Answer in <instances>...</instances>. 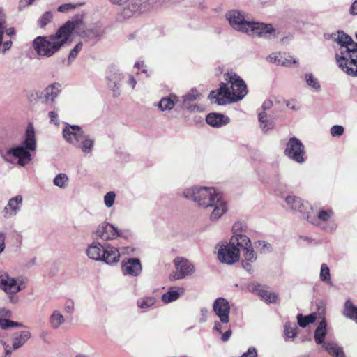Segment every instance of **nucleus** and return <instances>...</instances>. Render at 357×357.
Masks as SVG:
<instances>
[{"instance_id":"1","label":"nucleus","mask_w":357,"mask_h":357,"mask_svg":"<svg viewBox=\"0 0 357 357\" xmlns=\"http://www.w3.org/2000/svg\"><path fill=\"white\" fill-rule=\"evenodd\" d=\"M82 21L69 20L61 26L55 33L48 36H38L32 47L39 56L50 57L57 52L69 40L73 31H79Z\"/></svg>"},{"instance_id":"2","label":"nucleus","mask_w":357,"mask_h":357,"mask_svg":"<svg viewBox=\"0 0 357 357\" xmlns=\"http://www.w3.org/2000/svg\"><path fill=\"white\" fill-rule=\"evenodd\" d=\"M183 196L192 199L199 207L212 208L210 218L218 220L227 211L226 202L213 188L192 186L183 190Z\"/></svg>"},{"instance_id":"3","label":"nucleus","mask_w":357,"mask_h":357,"mask_svg":"<svg viewBox=\"0 0 357 357\" xmlns=\"http://www.w3.org/2000/svg\"><path fill=\"white\" fill-rule=\"evenodd\" d=\"M226 19L234 30L248 36L261 37L266 39L278 37L277 31L271 24L250 21L243 11L229 10L226 13Z\"/></svg>"},{"instance_id":"4","label":"nucleus","mask_w":357,"mask_h":357,"mask_svg":"<svg viewBox=\"0 0 357 357\" xmlns=\"http://www.w3.org/2000/svg\"><path fill=\"white\" fill-rule=\"evenodd\" d=\"M37 143L35 129L32 123H29L24 134V139L16 146L9 148L1 155L4 161L10 164H14L13 159L17 160V164L20 167H24L32 160L31 152L36 150Z\"/></svg>"},{"instance_id":"5","label":"nucleus","mask_w":357,"mask_h":357,"mask_svg":"<svg viewBox=\"0 0 357 357\" xmlns=\"http://www.w3.org/2000/svg\"><path fill=\"white\" fill-rule=\"evenodd\" d=\"M87 257L93 261L104 262L107 265H116L120 259L119 250L109 244L102 245L98 241H93L86 249Z\"/></svg>"},{"instance_id":"6","label":"nucleus","mask_w":357,"mask_h":357,"mask_svg":"<svg viewBox=\"0 0 357 357\" xmlns=\"http://www.w3.org/2000/svg\"><path fill=\"white\" fill-rule=\"evenodd\" d=\"M339 67L348 75L357 76V43L339 47L335 54Z\"/></svg>"},{"instance_id":"7","label":"nucleus","mask_w":357,"mask_h":357,"mask_svg":"<svg viewBox=\"0 0 357 357\" xmlns=\"http://www.w3.org/2000/svg\"><path fill=\"white\" fill-rule=\"evenodd\" d=\"M287 206L292 211L301 214L303 218L312 224L316 223V218L312 212V207L301 198L289 195L285 199Z\"/></svg>"},{"instance_id":"8","label":"nucleus","mask_w":357,"mask_h":357,"mask_svg":"<svg viewBox=\"0 0 357 357\" xmlns=\"http://www.w3.org/2000/svg\"><path fill=\"white\" fill-rule=\"evenodd\" d=\"M240 256V247L236 241L230 239V241L222 243L218 250V258L222 263L233 264L238 261Z\"/></svg>"},{"instance_id":"9","label":"nucleus","mask_w":357,"mask_h":357,"mask_svg":"<svg viewBox=\"0 0 357 357\" xmlns=\"http://www.w3.org/2000/svg\"><path fill=\"white\" fill-rule=\"evenodd\" d=\"M225 80L230 84V96L233 102L242 100L248 93L245 82L235 73H227L225 75Z\"/></svg>"},{"instance_id":"10","label":"nucleus","mask_w":357,"mask_h":357,"mask_svg":"<svg viewBox=\"0 0 357 357\" xmlns=\"http://www.w3.org/2000/svg\"><path fill=\"white\" fill-rule=\"evenodd\" d=\"M284 154L298 164H303L307 158L303 144L295 137H291L287 142Z\"/></svg>"},{"instance_id":"11","label":"nucleus","mask_w":357,"mask_h":357,"mask_svg":"<svg viewBox=\"0 0 357 357\" xmlns=\"http://www.w3.org/2000/svg\"><path fill=\"white\" fill-rule=\"evenodd\" d=\"M93 234L96 238L104 241L116 239L117 237L128 238V231L119 230L114 225L107 222L99 224Z\"/></svg>"},{"instance_id":"12","label":"nucleus","mask_w":357,"mask_h":357,"mask_svg":"<svg viewBox=\"0 0 357 357\" xmlns=\"http://www.w3.org/2000/svg\"><path fill=\"white\" fill-rule=\"evenodd\" d=\"M26 288V282L22 277L13 278L5 272L0 277V289L8 295H15Z\"/></svg>"},{"instance_id":"13","label":"nucleus","mask_w":357,"mask_h":357,"mask_svg":"<svg viewBox=\"0 0 357 357\" xmlns=\"http://www.w3.org/2000/svg\"><path fill=\"white\" fill-rule=\"evenodd\" d=\"M79 20L82 21V24L79 26V31H75L76 33L81 36L92 43H96L98 41L102 36L105 34V27L100 22H96L89 25L85 30H82L83 20L81 18L76 17L72 20Z\"/></svg>"},{"instance_id":"14","label":"nucleus","mask_w":357,"mask_h":357,"mask_svg":"<svg viewBox=\"0 0 357 357\" xmlns=\"http://www.w3.org/2000/svg\"><path fill=\"white\" fill-rule=\"evenodd\" d=\"M61 92V85L58 82H54L38 91L36 96L41 103L50 105L55 103Z\"/></svg>"},{"instance_id":"15","label":"nucleus","mask_w":357,"mask_h":357,"mask_svg":"<svg viewBox=\"0 0 357 357\" xmlns=\"http://www.w3.org/2000/svg\"><path fill=\"white\" fill-rule=\"evenodd\" d=\"M208 99L211 102L218 105H225L233 102L230 96V89L227 84L223 82L220 84L219 89L211 91Z\"/></svg>"},{"instance_id":"16","label":"nucleus","mask_w":357,"mask_h":357,"mask_svg":"<svg viewBox=\"0 0 357 357\" xmlns=\"http://www.w3.org/2000/svg\"><path fill=\"white\" fill-rule=\"evenodd\" d=\"M84 130L77 125H71L68 123H64L62 130V135L65 141L73 146L84 135Z\"/></svg>"},{"instance_id":"17","label":"nucleus","mask_w":357,"mask_h":357,"mask_svg":"<svg viewBox=\"0 0 357 357\" xmlns=\"http://www.w3.org/2000/svg\"><path fill=\"white\" fill-rule=\"evenodd\" d=\"M142 266L138 258H125L121 261V272L123 275L137 277L141 275Z\"/></svg>"},{"instance_id":"18","label":"nucleus","mask_w":357,"mask_h":357,"mask_svg":"<svg viewBox=\"0 0 357 357\" xmlns=\"http://www.w3.org/2000/svg\"><path fill=\"white\" fill-rule=\"evenodd\" d=\"M213 311L222 324L229 321L230 305L227 299L222 297L215 300L213 305Z\"/></svg>"},{"instance_id":"19","label":"nucleus","mask_w":357,"mask_h":357,"mask_svg":"<svg viewBox=\"0 0 357 357\" xmlns=\"http://www.w3.org/2000/svg\"><path fill=\"white\" fill-rule=\"evenodd\" d=\"M174 266L178 271V273L174 276V279H183L186 276L191 275L195 272L194 265L188 259L177 257L174 261Z\"/></svg>"},{"instance_id":"20","label":"nucleus","mask_w":357,"mask_h":357,"mask_svg":"<svg viewBox=\"0 0 357 357\" xmlns=\"http://www.w3.org/2000/svg\"><path fill=\"white\" fill-rule=\"evenodd\" d=\"M233 236L231 239L236 241V244L250 245V239L246 236L248 227L243 222H236L232 227Z\"/></svg>"},{"instance_id":"21","label":"nucleus","mask_w":357,"mask_h":357,"mask_svg":"<svg viewBox=\"0 0 357 357\" xmlns=\"http://www.w3.org/2000/svg\"><path fill=\"white\" fill-rule=\"evenodd\" d=\"M240 247V250L243 251V259L241 261L243 268L249 273H252L253 268L252 264L257 259V255L252 248L251 243L250 245L238 244Z\"/></svg>"},{"instance_id":"22","label":"nucleus","mask_w":357,"mask_h":357,"mask_svg":"<svg viewBox=\"0 0 357 357\" xmlns=\"http://www.w3.org/2000/svg\"><path fill=\"white\" fill-rule=\"evenodd\" d=\"M23 203V197L17 195L8 199L6 206L3 208V216L6 218L14 217L21 211Z\"/></svg>"},{"instance_id":"23","label":"nucleus","mask_w":357,"mask_h":357,"mask_svg":"<svg viewBox=\"0 0 357 357\" xmlns=\"http://www.w3.org/2000/svg\"><path fill=\"white\" fill-rule=\"evenodd\" d=\"M95 144L93 136L84 132L82 137L75 144L73 147L82 151L84 155L91 153Z\"/></svg>"},{"instance_id":"24","label":"nucleus","mask_w":357,"mask_h":357,"mask_svg":"<svg viewBox=\"0 0 357 357\" xmlns=\"http://www.w3.org/2000/svg\"><path fill=\"white\" fill-rule=\"evenodd\" d=\"M200 94L196 89H192L188 93L181 97L180 107L181 109L192 111L195 108V106H192L191 102L197 100Z\"/></svg>"},{"instance_id":"25","label":"nucleus","mask_w":357,"mask_h":357,"mask_svg":"<svg viewBox=\"0 0 357 357\" xmlns=\"http://www.w3.org/2000/svg\"><path fill=\"white\" fill-rule=\"evenodd\" d=\"M229 120L228 116L218 113H210L206 117V123L216 128L227 125L229 122Z\"/></svg>"},{"instance_id":"26","label":"nucleus","mask_w":357,"mask_h":357,"mask_svg":"<svg viewBox=\"0 0 357 357\" xmlns=\"http://www.w3.org/2000/svg\"><path fill=\"white\" fill-rule=\"evenodd\" d=\"M181 99L175 94L162 98L158 104L161 111H170L176 105L180 106Z\"/></svg>"},{"instance_id":"27","label":"nucleus","mask_w":357,"mask_h":357,"mask_svg":"<svg viewBox=\"0 0 357 357\" xmlns=\"http://www.w3.org/2000/svg\"><path fill=\"white\" fill-rule=\"evenodd\" d=\"M258 121L259 128L264 133H268L275 127V122L268 118L265 112H258Z\"/></svg>"},{"instance_id":"28","label":"nucleus","mask_w":357,"mask_h":357,"mask_svg":"<svg viewBox=\"0 0 357 357\" xmlns=\"http://www.w3.org/2000/svg\"><path fill=\"white\" fill-rule=\"evenodd\" d=\"M49 324L52 329H58L66 321V319L61 312L54 310L49 317Z\"/></svg>"},{"instance_id":"29","label":"nucleus","mask_w":357,"mask_h":357,"mask_svg":"<svg viewBox=\"0 0 357 357\" xmlns=\"http://www.w3.org/2000/svg\"><path fill=\"white\" fill-rule=\"evenodd\" d=\"M322 347L332 356L345 357L342 348L335 342H326Z\"/></svg>"},{"instance_id":"30","label":"nucleus","mask_w":357,"mask_h":357,"mask_svg":"<svg viewBox=\"0 0 357 357\" xmlns=\"http://www.w3.org/2000/svg\"><path fill=\"white\" fill-rule=\"evenodd\" d=\"M183 293V289L170 287L168 291L162 296L161 300L165 303H169L176 301Z\"/></svg>"},{"instance_id":"31","label":"nucleus","mask_w":357,"mask_h":357,"mask_svg":"<svg viewBox=\"0 0 357 357\" xmlns=\"http://www.w3.org/2000/svg\"><path fill=\"white\" fill-rule=\"evenodd\" d=\"M31 337L30 332L27 331H21L20 333H15L13 337V348L17 349L20 348Z\"/></svg>"},{"instance_id":"32","label":"nucleus","mask_w":357,"mask_h":357,"mask_svg":"<svg viewBox=\"0 0 357 357\" xmlns=\"http://www.w3.org/2000/svg\"><path fill=\"white\" fill-rule=\"evenodd\" d=\"M326 335V322L322 320L319 322L317 328L314 331V340L317 344L324 345V339Z\"/></svg>"},{"instance_id":"33","label":"nucleus","mask_w":357,"mask_h":357,"mask_svg":"<svg viewBox=\"0 0 357 357\" xmlns=\"http://www.w3.org/2000/svg\"><path fill=\"white\" fill-rule=\"evenodd\" d=\"M6 29V20L2 15V11L0 10V46L3 45V53L10 50L12 46L11 40L3 41V33Z\"/></svg>"},{"instance_id":"34","label":"nucleus","mask_w":357,"mask_h":357,"mask_svg":"<svg viewBox=\"0 0 357 357\" xmlns=\"http://www.w3.org/2000/svg\"><path fill=\"white\" fill-rule=\"evenodd\" d=\"M332 38L335 42L340 45V47L343 46H350V44L354 43L352 38L342 31H339L337 33H332Z\"/></svg>"},{"instance_id":"35","label":"nucleus","mask_w":357,"mask_h":357,"mask_svg":"<svg viewBox=\"0 0 357 357\" xmlns=\"http://www.w3.org/2000/svg\"><path fill=\"white\" fill-rule=\"evenodd\" d=\"M110 77H113L109 79V86L112 88L114 95L117 96L120 94V84L123 79V75L121 73H115Z\"/></svg>"},{"instance_id":"36","label":"nucleus","mask_w":357,"mask_h":357,"mask_svg":"<svg viewBox=\"0 0 357 357\" xmlns=\"http://www.w3.org/2000/svg\"><path fill=\"white\" fill-rule=\"evenodd\" d=\"M343 314L346 317L357 323V307L350 300L345 302Z\"/></svg>"},{"instance_id":"37","label":"nucleus","mask_w":357,"mask_h":357,"mask_svg":"<svg viewBox=\"0 0 357 357\" xmlns=\"http://www.w3.org/2000/svg\"><path fill=\"white\" fill-rule=\"evenodd\" d=\"M333 215H334V213H333V210L331 208L320 209L318 211L317 216L314 214V215L315 216V218L317 220L316 223L314 225L319 226L320 225L319 221L324 222H326L329 221L333 218Z\"/></svg>"},{"instance_id":"38","label":"nucleus","mask_w":357,"mask_h":357,"mask_svg":"<svg viewBox=\"0 0 357 357\" xmlns=\"http://www.w3.org/2000/svg\"><path fill=\"white\" fill-rule=\"evenodd\" d=\"M305 82L309 87L314 90L316 92H319L321 90V84L317 79L312 73H307L305 77Z\"/></svg>"},{"instance_id":"39","label":"nucleus","mask_w":357,"mask_h":357,"mask_svg":"<svg viewBox=\"0 0 357 357\" xmlns=\"http://www.w3.org/2000/svg\"><path fill=\"white\" fill-rule=\"evenodd\" d=\"M317 315L314 313L310 314L307 316H303L302 314L297 315L298 324L300 326L304 328L307 324L315 321Z\"/></svg>"},{"instance_id":"40","label":"nucleus","mask_w":357,"mask_h":357,"mask_svg":"<svg viewBox=\"0 0 357 357\" xmlns=\"http://www.w3.org/2000/svg\"><path fill=\"white\" fill-rule=\"evenodd\" d=\"M68 176L64 173H60L54 177L53 183L54 185L63 189L68 186Z\"/></svg>"},{"instance_id":"41","label":"nucleus","mask_w":357,"mask_h":357,"mask_svg":"<svg viewBox=\"0 0 357 357\" xmlns=\"http://www.w3.org/2000/svg\"><path fill=\"white\" fill-rule=\"evenodd\" d=\"M155 303V299L153 297H145L139 298L137 302V306L143 310H146L150 307L153 306Z\"/></svg>"},{"instance_id":"42","label":"nucleus","mask_w":357,"mask_h":357,"mask_svg":"<svg viewBox=\"0 0 357 357\" xmlns=\"http://www.w3.org/2000/svg\"><path fill=\"white\" fill-rule=\"evenodd\" d=\"M259 296L268 303H275L278 300V295L276 294L263 289L259 291Z\"/></svg>"},{"instance_id":"43","label":"nucleus","mask_w":357,"mask_h":357,"mask_svg":"<svg viewBox=\"0 0 357 357\" xmlns=\"http://www.w3.org/2000/svg\"><path fill=\"white\" fill-rule=\"evenodd\" d=\"M298 60L291 55L286 53H281L280 61L279 65L282 66H291L293 63H297Z\"/></svg>"},{"instance_id":"44","label":"nucleus","mask_w":357,"mask_h":357,"mask_svg":"<svg viewBox=\"0 0 357 357\" xmlns=\"http://www.w3.org/2000/svg\"><path fill=\"white\" fill-rule=\"evenodd\" d=\"M319 277L321 281L325 282L328 284H331L330 269L327 264H321Z\"/></svg>"},{"instance_id":"45","label":"nucleus","mask_w":357,"mask_h":357,"mask_svg":"<svg viewBox=\"0 0 357 357\" xmlns=\"http://www.w3.org/2000/svg\"><path fill=\"white\" fill-rule=\"evenodd\" d=\"M52 19V13L50 11L44 13L38 21V24L40 27L45 26L51 22Z\"/></svg>"},{"instance_id":"46","label":"nucleus","mask_w":357,"mask_h":357,"mask_svg":"<svg viewBox=\"0 0 357 357\" xmlns=\"http://www.w3.org/2000/svg\"><path fill=\"white\" fill-rule=\"evenodd\" d=\"M116 193L114 191L107 192L104 196V203L107 208L112 207L115 202Z\"/></svg>"},{"instance_id":"47","label":"nucleus","mask_w":357,"mask_h":357,"mask_svg":"<svg viewBox=\"0 0 357 357\" xmlns=\"http://www.w3.org/2000/svg\"><path fill=\"white\" fill-rule=\"evenodd\" d=\"M83 43L82 42L78 43L70 52L68 55V63H70L72 61L75 59L78 54L82 49Z\"/></svg>"},{"instance_id":"48","label":"nucleus","mask_w":357,"mask_h":357,"mask_svg":"<svg viewBox=\"0 0 357 357\" xmlns=\"http://www.w3.org/2000/svg\"><path fill=\"white\" fill-rule=\"evenodd\" d=\"M296 329L297 327L295 324L292 325L289 323H287L284 325V334L289 338L294 337L296 334Z\"/></svg>"},{"instance_id":"49","label":"nucleus","mask_w":357,"mask_h":357,"mask_svg":"<svg viewBox=\"0 0 357 357\" xmlns=\"http://www.w3.org/2000/svg\"><path fill=\"white\" fill-rule=\"evenodd\" d=\"M255 246L259 250L260 252H266L269 250L270 245L264 241H258L255 242Z\"/></svg>"},{"instance_id":"50","label":"nucleus","mask_w":357,"mask_h":357,"mask_svg":"<svg viewBox=\"0 0 357 357\" xmlns=\"http://www.w3.org/2000/svg\"><path fill=\"white\" fill-rule=\"evenodd\" d=\"M344 132V128L342 126L335 125L331 127L330 133L333 137H340Z\"/></svg>"},{"instance_id":"51","label":"nucleus","mask_w":357,"mask_h":357,"mask_svg":"<svg viewBox=\"0 0 357 357\" xmlns=\"http://www.w3.org/2000/svg\"><path fill=\"white\" fill-rule=\"evenodd\" d=\"M139 9L138 6L132 4L131 6H128V8L123 9V15L126 17H130L134 13Z\"/></svg>"},{"instance_id":"52","label":"nucleus","mask_w":357,"mask_h":357,"mask_svg":"<svg viewBox=\"0 0 357 357\" xmlns=\"http://www.w3.org/2000/svg\"><path fill=\"white\" fill-rule=\"evenodd\" d=\"M75 310L73 301L68 299L64 303V312L67 314H72Z\"/></svg>"},{"instance_id":"53","label":"nucleus","mask_w":357,"mask_h":357,"mask_svg":"<svg viewBox=\"0 0 357 357\" xmlns=\"http://www.w3.org/2000/svg\"><path fill=\"white\" fill-rule=\"evenodd\" d=\"M286 106L291 110L297 111L300 109L299 103L295 100H286Z\"/></svg>"},{"instance_id":"54","label":"nucleus","mask_w":357,"mask_h":357,"mask_svg":"<svg viewBox=\"0 0 357 357\" xmlns=\"http://www.w3.org/2000/svg\"><path fill=\"white\" fill-rule=\"evenodd\" d=\"M281 52H275L269 55L268 61L271 63H276L279 65V61H280Z\"/></svg>"},{"instance_id":"55","label":"nucleus","mask_w":357,"mask_h":357,"mask_svg":"<svg viewBox=\"0 0 357 357\" xmlns=\"http://www.w3.org/2000/svg\"><path fill=\"white\" fill-rule=\"evenodd\" d=\"M48 116L50 119V123H54L56 126L59 125V115L56 112L51 111L49 112Z\"/></svg>"},{"instance_id":"56","label":"nucleus","mask_w":357,"mask_h":357,"mask_svg":"<svg viewBox=\"0 0 357 357\" xmlns=\"http://www.w3.org/2000/svg\"><path fill=\"white\" fill-rule=\"evenodd\" d=\"M12 316V312L10 310L2 307L0 309V318L9 319Z\"/></svg>"},{"instance_id":"57","label":"nucleus","mask_w":357,"mask_h":357,"mask_svg":"<svg viewBox=\"0 0 357 357\" xmlns=\"http://www.w3.org/2000/svg\"><path fill=\"white\" fill-rule=\"evenodd\" d=\"M248 289L250 292L256 293L259 296V291L261 290V288L258 284L250 283L248 285Z\"/></svg>"},{"instance_id":"58","label":"nucleus","mask_w":357,"mask_h":357,"mask_svg":"<svg viewBox=\"0 0 357 357\" xmlns=\"http://www.w3.org/2000/svg\"><path fill=\"white\" fill-rule=\"evenodd\" d=\"M34 1L35 0H20L19 3V9L22 10L29 6L33 4Z\"/></svg>"},{"instance_id":"59","label":"nucleus","mask_w":357,"mask_h":357,"mask_svg":"<svg viewBox=\"0 0 357 357\" xmlns=\"http://www.w3.org/2000/svg\"><path fill=\"white\" fill-rule=\"evenodd\" d=\"M75 7V6L74 4H72V3L62 4V5L59 6L58 11H59V12H66V11H68L69 10H71V9L74 8Z\"/></svg>"},{"instance_id":"60","label":"nucleus","mask_w":357,"mask_h":357,"mask_svg":"<svg viewBox=\"0 0 357 357\" xmlns=\"http://www.w3.org/2000/svg\"><path fill=\"white\" fill-rule=\"evenodd\" d=\"M225 324H222L220 321H215L213 326V330L218 332L219 333H222V329L226 328V326H224ZM226 325L227 324H225Z\"/></svg>"},{"instance_id":"61","label":"nucleus","mask_w":357,"mask_h":357,"mask_svg":"<svg viewBox=\"0 0 357 357\" xmlns=\"http://www.w3.org/2000/svg\"><path fill=\"white\" fill-rule=\"evenodd\" d=\"M231 334H232V331L230 329V328H229L224 333L222 334L221 340L223 342H227L229 340V339L230 338V337L231 336Z\"/></svg>"},{"instance_id":"62","label":"nucleus","mask_w":357,"mask_h":357,"mask_svg":"<svg viewBox=\"0 0 357 357\" xmlns=\"http://www.w3.org/2000/svg\"><path fill=\"white\" fill-rule=\"evenodd\" d=\"M273 102L271 100H266L262 104L261 112H266V111L270 109L273 107Z\"/></svg>"},{"instance_id":"63","label":"nucleus","mask_w":357,"mask_h":357,"mask_svg":"<svg viewBox=\"0 0 357 357\" xmlns=\"http://www.w3.org/2000/svg\"><path fill=\"white\" fill-rule=\"evenodd\" d=\"M336 228H337V226L335 223H329L326 227H323V229L326 232H330V233L333 232L336 229Z\"/></svg>"},{"instance_id":"64","label":"nucleus","mask_w":357,"mask_h":357,"mask_svg":"<svg viewBox=\"0 0 357 357\" xmlns=\"http://www.w3.org/2000/svg\"><path fill=\"white\" fill-rule=\"evenodd\" d=\"M349 13L352 15H357V0H355V1L351 4Z\"/></svg>"}]
</instances>
